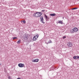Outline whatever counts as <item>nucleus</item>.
I'll list each match as a JSON object with an SVG mask.
<instances>
[{
  "instance_id": "obj_1",
  "label": "nucleus",
  "mask_w": 79,
  "mask_h": 79,
  "mask_svg": "<svg viewBox=\"0 0 79 79\" xmlns=\"http://www.w3.org/2000/svg\"><path fill=\"white\" fill-rule=\"evenodd\" d=\"M42 15V13L41 12H37L34 14L33 16L36 18H39Z\"/></svg>"
},
{
  "instance_id": "obj_2",
  "label": "nucleus",
  "mask_w": 79,
  "mask_h": 79,
  "mask_svg": "<svg viewBox=\"0 0 79 79\" xmlns=\"http://www.w3.org/2000/svg\"><path fill=\"white\" fill-rule=\"evenodd\" d=\"M78 30V28L76 27H74L70 30V32L72 34H73V33H76L77 32Z\"/></svg>"
},
{
  "instance_id": "obj_3",
  "label": "nucleus",
  "mask_w": 79,
  "mask_h": 79,
  "mask_svg": "<svg viewBox=\"0 0 79 79\" xmlns=\"http://www.w3.org/2000/svg\"><path fill=\"white\" fill-rule=\"evenodd\" d=\"M18 66L19 67H20V68H23L24 66V64H18Z\"/></svg>"
},
{
  "instance_id": "obj_4",
  "label": "nucleus",
  "mask_w": 79,
  "mask_h": 79,
  "mask_svg": "<svg viewBox=\"0 0 79 79\" xmlns=\"http://www.w3.org/2000/svg\"><path fill=\"white\" fill-rule=\"evenodd\" d=\"M40 19L41 20V22L43 24H45V22H44V17L43 16H41L40 17Z\"/></svg>"
},
{
  "instance_id": "obj_5",
  "label": "nucleus",
  "mask_w": 79,
  "mask_h": 79,
  "mask_svg": "<svg viewBox=\"0 0 79 79\" xmlns=\"http://www.w3.org/2000/svg\"><path fill=\"white\" fill-rule=\"evenodd\" d=\"M67 45L69 47H73V44L69 42L68 43Z\"/></svg>"
},
{
  "instance_id": "obj_6",
  "label": "nucleus",
  "mask_w": 79,
  "mask_h": 79,
  "mask_svg": "<svg viewBox=\"0 0 79 79\" xmlns=\"http://www.w3.org/2000/svg\"><path fill=\"white\" fill-rule=\"evenodd\" d=\"M44 17L45 18V19L46 21H47L49 19V18H48L45 14H44Z\"/></svg>"
},
{
  "instance_id": "obj_7",
  "label": "nucleus",
  "mask_w": 79,
  "mask_h": 79,
  "mask_svg": "<svg viewBox=\"0 0 79 79\" xmlns=\"http://www.w3.org/2000/svg\"><path fill=\"white\" fill-rule=\"evenodd\" d=\"M23 38L24 40H27L28 39V36L27 35H25L23 36Z\"/></svg>"
},
{
  "instance_id": "obj_8",
  "label": "nucleus",
  "mask_w": 79,
  "mask_h": 79,
  "mask_svg": "<svg viewBox=\"0 0 79 79\" xmlns=\"http://www.w3.org/2000/svg\"><path fill=\"white\" fill-rule=\"evenodd\" d=\"M39 61V59H36L32 60L33 62H38Z\"/></svg>"
},
{
  "instance_id": "obj_9",
  "label": "nucleus",
  "mask_w": 79,
  "mask_h": 79,
  "mask_svg": "<svg viewBox=\"0 0 79 79\" xmlns=\"http://www.w3.org/2000/svg\"><path fill=\"white\" fill-rule=\"evenodd\" d=\"M58 23L59 24H63V20L62 21H59L58 22Z\"/></svg>"
},
{
  "instance_id": "obj_10",
  "label": "nucleus",
  "mask_w": 79,
  "mask_h": 79,
  "mask_svg": "<svg viewBox=\"0 0 79 79\" xmlns=\"http://www.w3.org/2000/svg\"><path fill=\"white\" fill-rule=\"evenodd\" d=\"M50 15L51 16H55L56 15L54 13V14H51Z\"/></svg>"
},
{
  "instance_id": "obj_11",
  "label": "nucleus",
  "mask_w": 79,
  "mask_h": 79,
  "mask_svg": "<svg viewBox=\"0 0 79 79\" xmlns=\"http://www.w3.org/2000/svg\"><path fill=\"white\" fill-rule=\"evenodd\" d=\"M36 39H37V38H36L35 36L33 38V40H36Z\"/></svg>"
},
{
  "instance_id": "obj_12",
  "label": "nucleus",
  "mask_w": 79,
  "mask_h": 79,
  "mask_svg": "<svg viewBox=\"0 0 79 79\" xmlns=\"http://www.w3.org/2000/svg\"><path fill=\"white\" fill-rule=\"evenodd\" d=\"M77 7H75L72 9V10H76V9H77Z\"/></svg>"
},
{
  "instance_id": "obj_13",
  "label": "nucleus",
  "mask_w": 79,
  "mask_h": 79,
  "mask_svg": "<svg viewBox=\"0 0 79 79\" xmlns=\"http://www.w3.org/2000/svg\"><path fill=\"white\" fill-rule=\"evenodd\" d=\"M73 59H74L75 60H77V58H76V56H74L73 57Z\"/></svg>"
},
{
  "instance_id": "obj_14",
  "label": "nucleus",
  "mask_w": 79,
  "mask_h": 79,
  "mask_svg": "<svg viewBox=\"0 0 79 79\" xmlns=\"http://www.w3.org/2000/svg\"><path fill=\"white\" fill-rule=\"evenodd\" d=\"M18 37H14L13 38V40H15V39H17Z\"/></svg>"
},
{
  "instance_id": "obj_15",
  "label": "nucleus",
  "mask_w": 79,
  "mask_h": 79,
  "mask_svg": "<svg viewBox=\"0 0 79 79\" xmlns=\"http://www.w3.org/2000/svg\"><path fill=\"white\" fill-rule=\"evenodd\" d=\"M35 36H36V39H37V38H38V37H39V35L37 34V35H36Z\"/></svg>"
},
{
  "instance_id": "obj_16",
  "label": "nucleus",
  "mask_w": 79,
  "mask_h": 79,
  "mask_svg": "<svg viewBox=\"0 0 79 79\" xmlns=\"http://www.w3.org/2000/svg\"><path fill=\"white\" fill-rule=\"evenodd\" d=\"M20 42H21V40H19L17 42V44H20Z\"/></svg>"
},
{
  "instance_id": "obj_17",
  "label": "nucleus",
  "mask_w": 79,
  "mask_h": 79,
  "mask_svg": "<svg viewBox=\"0 0 79 79\" xmlns=\"http://www.w3.org/2000/svg\"><path fill=\"white\" fill-rule=\"evenodd\" d=\"M8 78L9 79H12V78H11V77L10 76L8 77Z\"/></svg>"
},
{
  "instance_id": "obj_18",
  "label": "nucleus",
  "mask_w": 79,
  "mask_h": 79,
  "mask_svg": "<svg viewBox=\"0 0 79 79\" xmlns=\"http://www.w3.org/2000/svg\"><path fill=\"white\" fill-rule=\"evenodd\" d=\"M49 44H50L51 43H52V40H50L49 41H48Z\"/></svg>"
},
{
  "instance_id": "obj_19",
  "label": "nucleus",
  "mask_w": 79,
  "mask_h": 79,
  "mask_svg": "<svg viewBox=\"0 0 79 79\" xmlns=\"http://www.w3.org/2000/svg\"><path fill=\"white\" fill-rule=\"evenodd\" d=\"M76 57L77 59H79V56H76Z\"/></svg>"
},
{
  "instance_id": "obj_20",
  "label": "nucleus",
  "mask_w": 79,
  "mask_h": 79,
  "mask_svg": "<svg viewBox=\"0 0 79 79\" xmlns=\"http://www.w3.org/2000/svg\"><path fill=\"white\" fill-rule=\"evenodd\" d=\"M66 36H64V37H63V39H66Z\"/></svg>"
},
{
  "instance_id": "obj_21",
  "label": "nucleus",
  "mask_w": 79,
  "mask_h": 79,
  "mask_svg": "<svg viewBox=\"0 0 79 79\" xmlns=\"http://www.w3.org/2000/svg\"><path fill=\"white\" fill-rule=\"evenodd\" d=\"M45 11V10H41V12H44Z\"/></svg>"
},
{
  "instance_id": "obj_22",
  "label": "nucleus",
  "mask_w": 79,
  "mask_h": 79,
  "mask_svg": "<svg viewBox=\"0 0 79 79\" xmlns=\"http://www.w3.org/2000/svg\"><path fill=\"white\" fill-rule=\"evenodd\" d=\"M23 23H26V21L25 20H23Z\"/></svg>"
},
{
  "instance_id": "obj_23",
  "label": "nucleus",
  "mask_w": 79,
  "mask_h": 79,
  "mask_svg": "<svg viewBox=\"0 0 79 79\" xmlns=\"http://www.w3.org/2000/svg\"><path fill=\"white\" fill-rule=\"evenodd\" d=\"M17 79H21V78H18Z\"/></svg>"
},
{
  "instance_id": "obj_24",
  "label": "nucleus",
  "mask_w": 79,
  "mask_h": 79,
  "mask_svg": "<svg viewBox=\"0 0 79 79\" xmlns=\"http://www.w3.org/2000/svg\"><path fill=\"white\" fill-rule=\"evenodd\" d=\"M63 19H64V17H63Z\"/></svg>"
},
{
  "instance_id": "obj_25",
  "label": "nucleus",
  "mask_w": 79,
  "mask_h": 79,
  "mask_svg": "<svg viewBox=\"0 0 79 79\" xmlns=\"http://www.w3.org/2000/svg\"><path fill=\"white\" fill-rule=\"evenodd\" d=\"M0 65H1V64H0Z\"/></svg>"
}]
</instances>
